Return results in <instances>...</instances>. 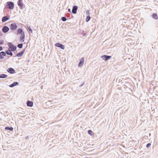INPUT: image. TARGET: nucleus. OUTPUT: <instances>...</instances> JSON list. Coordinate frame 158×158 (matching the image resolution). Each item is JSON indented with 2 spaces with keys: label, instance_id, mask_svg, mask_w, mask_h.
I'll return each instance as SVG.
<instances>
[{
  "label": "nucleus",
  "instance_id": "nucleus-1",
  "mask_svg": "<svg viewBox=\"0 0 158 158\" xmlns=\"http://www.w3.org/2000/svg\"><path fill=\"white\" fill-rule=\"evenodd\" d=\"M17 34H20L21 35L19 38L20 42L21 43L23 42L25 39V35L22 29L20 28H18L17 30Z\"/></svg>",
  "mask_w": 158,
  "mask_h": 158
},
{
  "label": "nucleus",
  "instance_id": "nucleus-2",
  "mask_svg": "<svg viewBox=\"0 0 158 158\" xmlns=\"http://www.w3.org/2000/svg\"><path fill=\"white\" fill-rule=\"evenodd\" d=\"M7 44L9 49L12 52L15 51L17 49V47L16 46L14 45L13 44L10 42L8 43Z\"/></svg>",
  "mask_w": 158,
  "mask_h": 158
},
{
  "label": "nucleus",
  "instance_id": "nucleus-3",
  "mask_svg": "<svg viewBox=\"0 0 158 158\" xmlns=\"http://www.w3.org/2000/svg\"><path fill=\"white\" fill-rule=\"evenodd\" d=\"M6 6H7V8L11 10L14 9V4L13 2L10 1L8 2H6Z\"/></svg>",
  "mask_w": 158,
  "mask_h": 158
},
{
  "label": "nucleus",
  "instance_id": "nucleus-4",
  "mask_svg": "<svg viewBox=\"0 0 158 158\" xmlns=\"http://www.w3.org/2000/svg\"><path fill=\"white\" fill-rule=\"evenodd\" d=\"M18 5L21 9H23L25 5L23 3L22 0H19L17 2Z\"/></svg>",
  "mask_w": 158,
  "mask_h": 158
},
{
  "label": "nucleus",
  "instance_id": "nucleus-5",
  "mask_svg": "<svg viewBox=\"0 0 158 158\" xmlns=\"http://www.w3.org/2000/svg\"><path fill=\"white\" fill-rule=\"evenodd\" d=\"M11 30L14 31L16 30L17 28V26L15 23H12L10 26Z\"/></svg>",
  "mask_w": 158,
  "mask_h": 158
},
{
  "label": "nucleus",
  "instance_id": "nucleus-6",
  "mask_svg": "<svg viewBox=\"0 0 158 158\" xmlns=\"http://www.w3.org/2000/svg\"><path fill=\"white\" fill-rule=\"evenodd\" d=\"M55 45L56 47L60 48L62 49H64L65 48V46L64 45L59 43H56Z\"/></svg>",
  "mask_w": 158,
  "mask_h": 158
},
{
  "label": "nucleus",
  "instance_id": "nucleus-7",
  "mask_svg": "<svg viewBox=\"0 0 158 158\" xmlns=\"http://www.w3.org/2000/svg\"><path fill=\"white\" fill-rule=\"evenodd\" d=\"M111 57V56H108L107 55H104L101 56V58H102L103 60L105 61H106L109 59Z\"/></svg>",
  "mask_w": 158,
  "mask_h": 158
},
{
  "label": "nucleus",
  "instance_id": "nucleus-8",
  "mask_svg": "<svg viewBox=\"0 0 158 158\" xmlns=\"http://www.w3.org/2000/svg\"><path fill=\"white\" fill-rule=\"evenodd\" d=\"M7 71L10 74H13L15 73V70L12 68H9L7 69Z\"/></svg>",
  "mask_w": 158,
  "mask_h": 158
},
{
  "label": "nucleus",
  "instance_id": "nucleus-9",
  "mask_svg": "<svg viewBox=\"0 0 158 158\" xmlns=\"http://www.w3.org/2000/svg\"><path fill=\"white\" fill-rule=\"evenodd\" d=\"M84 57L81 58L79 62L78 66L79 67H81L83 66V65L84 63Z\"/></svg>",
  "mask_w": 158,
  "mask_h": 158
},
{
  "label": "nucleus",
  "instance_id": "nucleus-10",
  "mask_svg": "<svg viewBox=\"0 0 158 158\" xmlns=\"http://www.w3.org/2000/svg\"><path fill=\"white\" fill-rule=\"evenodd\" d=\"M78 8V6H74L73 7L72 12L74 14H76Z\"/></svg>",
  "mask_w": 158,
  "mask_h": 158
},
{
  "label": "nucleus",
  "instance_id": "nucleus-11",
  "mask_svg": "<svg viewBox=\"0 0 158 158\" xmlns=\"http://www.w3.org/2000/svg\"><path fill=\"white\" fill-rule=\"evenodd\" d=\"M9 28L6 26H4L2 28V31L4 33H6L9 31Z\"/></svg>",
  "mask_w": 158,
  "mask_h": 158
},
{
  "label": "nucleus",
  "instance_id": "nucleus-12",
  "mask_svg": "<svg viewBox=\"0 0 158 158\" xmlns=\"http://www.w3.org/2000/svg\"><path fill=\"white\" fill-rule=\"evenodd\" d=\"M12 51L10 50V49H9L8 50H6L5 52L7 55H9L12 56H13V53L11 52Z\"/></svg>",
  "mask_w": 158,
  "mask_h": 158
},
{
  "label": "nucleus",
  "instance_id": "nucleus-13",
  "mask_svg": "<svg viewBox=\"0 0 158 158\" xmlns=\"http://www.w3.org/2000/svg\"><path fill=\"white\" fill-rule=\"evenodd\" d=\"M6 56V54L4 52L2 51L0 52V59H2L4 58V57Z\"/></svg>",
  "mask_w": 158,
  "mask_h": 158
},
{
  "label": "nucleus",
  "instance_id": "nucleus-14",
  "mask_svg": "<svg viewBox=\"0 0 158 158\" xmlns=\"http://www.w3.org/2000/svg\"><path fill=\"white\" fill-rule=\"evenodd\" d=\"M27 105L28 106L31 107L33 105V102L32 101L28 100L27 102Z\"/></svg>",
  "mask_w": 158,
  "mask_h": 158
},
{
  "label": "nucleus",
  "instance_id": "nucleus-15",
  "mask_svg": "<svg viewBox=\"0 0 158 158\" xmlns=\"http://www.w3.org/2000/svg\"><path fill=\"white\" fill-rule=\"evenodd\" d=\"M18 84L19 83L17 82H14L12 84L9 85V87L12 88L18 85Z\"/></svg>",
  "mask_w": 158,
  "mask_h": 158
},
{
  "label": "nucleus",
  "instance_id": "nucleus-16",
  "mask_svg": "<svg viewBox=\"0 0 158 158\" xmlns=\"http://www.w3.org/2000/svg\"><path fill=\"white\" fill-rule=\"evenodd\" d=\"M9 18H8L7 16H4L3 17L2 19V22L3 23H4L8 20Z\"/></svg>",
  "mask_w": 158,
  "mask_h": 158
},
{
  "label": "nucleus",
  "instance_id": "nucleus-17",
  "mask_svg": "<svg viewBox=\"0 0 158 158\" xmlns=\"http://www.w3.org/2000/svg\"><path fill=\"white\" fill-rule=\"evenodd\" d=\"M152 17L153 19L156 20L158 19L157 15V14L156 13L153 14L152 15Z\"/></svg>",
  "mask_w": 158,
  "mask_h": 158
},
{
  "label": "nucleus",
  "instance_id": "nucleus-18",
  "mask_svg": "<svg viewBox=\"0 0 158 158\" xmlns=\"http://www.w3.org/2000/svg\"><path fill=\"white\" fill-rule=\"evenodd\" d=\"M5 129L7 130L12 131L13 130V128L12 127H5Z\"/></svg>",
  "mask_w": 158,
  "mask_h": 158
},
{
  "label": "nucleus",
  "instance_id": "nucleus-19",
  "mask_svg": "<svg viewBox=\"0 0 158 158\" xmlns=\"http://www.w3.org/2000/svg\"><path fill=\"white\" fill-rule=\"evenodd\" d=\"M7 75L4 74H0V78H4L7 77Z\"/></svg>",
  "mask_w": 158,
  "mask_h": 158
},
{
  "label": "nucleus",
  "instance_id": "nucleus-20",
  "mask_svg": "<svg viewBox=\"0 0 158 158\" xmlns=\"http://www.w3.org/2000/svg\"><path fill=\"white\" fill-rule=\"evenodd\" d=\"M88 133L91 136H92L94 135V133L93 131L90 130L88 131Z\"/></svg>",
  "mask_w": 158,
  "mask_h": 158
},
{
  "label": "nucleus",
  "instance_id": "nucleus-21",
  "mask_svg": "<svg viewBox=\"0 0 158 158\" xmlns=\"http://www.w3.org/2000/svg\"><path fill=\"white\" fill-rule=\"evenodd\" d=\"M90 19H91V17L90 16L88 15L86 18V19H85L86 21V22H88L90 20Z\"/></svg>",
  "mask_w": 158,
  "mask_h": 158
},
{
  "label": "nucleus",
  "instance_id": "nucleus-22",
  "mask_svg": "<svg viewBox=\"0 0 158 158\" xmlns=\"http://www.w3.org/2000/svg\"><path fill=\"white\" fill-rule=\"evenodd\" d=\"M23 44H20L17 45V46L19 48H22L23 47Z\"/></svg>",
  "mask_w": 158,
  "mask_h": 158
},
{
  "label": "nucleus",
  "instance_id": "nucleus-23",
  "mask_svg": "<svg viewBox=\"0 0 158 158\" xmlns=\"http://www.w3.org/2000/svg\"><path fill=\"white\" fill-rule=\"evenodd\" d=\"M23 55V54H22L21 52H20V53L16 54V56L18 57H20L22 56Z\"/></svg>",
  "mask_w": 158,
  "mask_h": 158
},
{
  "label": "nucleus",
  "instance_id": "nucleus-24",
  "mask_svg": "<svg viewBox=\"0 0 158 158\" xmlns=\"http://www.w3.org/2000/svg\"><path fill=\"white\" fill-rule=\"evenodd\" d=\"M61 20L63 21H65L67 19L65 17H62L61 18Z\"/></svg>",
  "mask_w": 158,
  "mask_h": 158
},
{
  "label": "nucleus",
  "instance_id": "nucleus-25",
  "mask_svg": "<svg viewBox=\"0 0 158 158\" xmlns=\"http://www.w3.org/2000/svg\"><path fill=\"white\" fill-rule=\"evenodd\" d=\"M27 28H28V29L29 30V32H31V33H32V31L31 29V28L30 27H28V26H27Z\"/></svg>",
  "mask_w": 158,
  "mask_h": 158
},
{
  "label": "nucleus",
  "instance_id": "nucleus-26",
  "mask_svg": "<svg viewBox=\"0 0 158 158\" xmlns=\"http://www.w3.org/2000/svg\"><path fill=\"white\" fill-rule=\"evenodd\" d=\"M151 143H148V144H147L146 145V147L147 148H148L151 146Z\"/></svg>",
  "mask_w": 158,
  "mask_h": 158
},
{
  "label": "nucleus",
  "instance_id": "nucleus-27",
  "mask_svg": "<svg viewBox=\"0 0 158 158\" xmlns=\"http://www.w3.org/2000/svg\"><path fill=\"white\" fill-rule=\"evenodd\" d=\"M4 43V40H0V45H2Z\"/></svg>",
  "mask_w": 158,
  "mask_h": 158
},
{
  "label": "nucleus",
  "instance_id": "nucleus-28",
  "mask_svg": "<svg viewBox=\"0 0 158 158\" xmlns=\"http://www.w3.org/2000/svg\"><path fill=\"white\" fill-rule=\"evenodd\" d=\"M86 14L88 15H89V10H87L86 11Z\"/></svg>",
  "mask_w": 158,
  "mask_h": 158
},
{
  "label": "nucleus",
  "instance_id": "nucleus-29",
  "mask_svg": "<svg viewBox=\"0 0 158 158\" xmlns=\"http://www.w3.org/2000/svg\"><path fill=\"white\" fill-rule=\"evenodd\" d=\"M25 49H24L23 51H22V52H21L23 54L24 51H25Z\"/></svg>",
  "mask_w": 158,
  "mask_h": 158
},
{
  "label": "nucleus",
  "instance_id": "nucleus-30",
  "mask_svg": "<svg viewBox=\"0 0 158 158\" xmlns=\"http://www.w3.org/2000/svg\"><path fill=\"white\" fill-rule=\"evenodd\" d=\"M3 50V48L2 46H0V51H2Z\"/></svg>",
  "mask_w": 158,
  "mask_h": 158
},
{
  "label": "nucleus",
  "instance_id": "nucleus-31",
  "mask_svg": "<svg viewBox=\"0 0 158 158\" xmlns=\"http://www.w3.org/2000/svg\"><path fill=\"white\" fill-rule=\"evenodd\" d=\"M29 137L28 136H27L26 137L25 139H29Z\"/></svg>",
  "mask_w": 158,
  "mask_h": 158
},
{
  "label": "nucleus",
  "instance_id": "nucleus-32",
  "mask_svg": "<svg viewBox=\"0 0 158 158\" xmlns=\"http://www.w3.org/2000/svg\"><path fill=\"white\" fill-rule=\"evenodd\" d=\"M84 84H85V82H83L82 83V84H81V85L80 86H81L83 85H84Z\"/></svg>",
  "mask_w": 158,
  "mask_h": 158
},
{
  "label": "nucleus",
  "instance_id": "nucleus-33",
  "mask_svg": "<svg viewBox=\"0 0 158 158\" xmlns=\"http://www.w3.org/2000/svg\"><path fill=\"white\" fill-rule=\"evenodd\" d=\"M83 114V113L81 111L78 114V115L79 116L81 115V114Z\"/></svg>",
  "mask_w": 158,
  "mask_h": 158
},
{
  "label": "nucleus",
  "instance_id": "nucleus-34",
  "mask_svg": "<svg viewBox=\"0 0 158 158\" xmlns=\"http://www.w3.org/2000/svg\"><path fill=\"white\" fill-rule=\"evenodd\" d=\"M68 12H71V10L69 8L68 10Z\"/></svg>",
  "mask_w": 158,
  "mask_h": 158
},
{
  "label": "nucleus",
  "instance_id": "nucleus-35",
  "mask_svg": "<svg viewBox=\"0 0 158 158\" xmlns=\"http://www.w3.org/2000/svg\"><path fill=\"white\" fill-rule=\"evenodd\" d=\"M2 32H1V31H0V35H2Z\"/></svg>",
  "mask_w": 158,
  "mask_h": 158
},
{
  "label": "nucleus",
  "instance_id": "nucleus-36",
  "mask_svg": "<svg viewBox=\"0 0 158 158\" xmlns=\"http://www.w3.org/2000/svg\"><path fill=\"white\" fill-rule=\"evenodd\" d=\"M31 117H33L34 118H35V117H34L33 116H31Z\"/></svg>",
  "mask_w": 158,
  "mask_h": 158
},
{
  "label": "nucleus",
  "instance_id": "nucleus-37",
  "mask_svg": "<svg viewBox=\"0 0 158 158\" xmlns=\"http://www.w3.org/2000/svg\"><path fill=\"white\" fill-rule=\"evenodd\" d=\"M151 135V134L150 133V134H149V136H150V135Z\"/></svg>",
  "mask_w": 158,
  "mask_h": 158
}]
</instances>
